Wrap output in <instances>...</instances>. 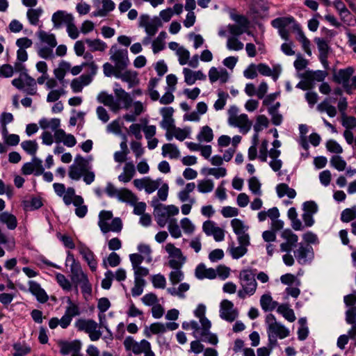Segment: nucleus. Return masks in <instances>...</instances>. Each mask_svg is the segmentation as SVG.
<instances>
[{"instance_id": "31", "label": "nucleus", "mask_w": 356, "mask_h": 356, "mask_svg": "<svg viewBox=\"0 0 356 356\" xmlns=\"http://www.w3.org/2000/svg\"><path fill=\"white\" fill-rule=\"evenodd\" d=\"M0 223L5 225L10 230H14L18 224L16 216L8 211L0 213Z\"/></svg>"}, {"instance_id": "12", "label": "nucleus", "mask_w": 356, "mask_h": 356, "mask_svg": "<svg viewBox=\"0 0 356 356\" xmlns=\"http://www.w3.org/2000/svg\"><path fill=\"white\" fill-rule=\"evenodd\" d=\"M293 254L300 264L305 265L313 258V248L309 245L300 243L298 248L293 251Z\"/></svg>"}, {"instance_id": "47", "label": "nucleus", "mask_w": 356, "mask_h": 356, "mask_svg": "<svg viewBox=\"0 0 356 356\" xmlns=\"http://www.w3.org/2000/svg\"><path fill=\"white\" fill-rule=\"evenodd\" d=\"M277 311L289 322H293L296 320V316L293 310L289 308L286 305H281L278 306Z\"/></svg>"}, {"instance_id": "58", "label": "nucleus", "mask_w": 356, "mask_h": 356, "mask_svg": "<svg viewBox=\"0 0 356 356\" xmlns=\"http://www.w3.org/2000/svg\"><path fill=\"white\" fill-rule=\"evenodd\" d=\"M151 281L153 286L156 289H165L166 286L165 277L161 273L152 275Z\"/></svg>"}, {"instance_id": "39", "label": "nucleus", "mask_w": 356, "mask_h": 356, "mask_svg": "<svg viewBox=\"0 0 356 356\" xmlns=\"http://www.w3.org/2000/svg\"><path fill=\"white\" fill-rule=\"evenodd\" d=\"M42 13L43 10L41 8L29 9L26 13V16L29 23L31 25L37 26Z\"/></svg>"}, {"instance_id": "52", "label": "nucleus", "mask_w": 356, "mask_h": 356, "mask_svg": "<svg viewBox=\"0 0 356 356\" xmlns=\"http://www.w3.org/2000/svg\"><path fill=\"white\" fill-rule=\"evenodd\" d=\"M121 259L120 256L113 252H111L106 259L103 260V266L105 268H107L108 266L111 267H116L120 264Z\"/></svg>"}, {"instance_id": "15", "label": "nucleus", "mask_w": 356, "mask_h": 356, "mask_svg": "<svg viewBox=\"0 0 356 356\" xmlns=\"http://www.w3.org/2000/svg\"><path fill=\"white\" fill-rule=\"evenodd\" d=\"M314 41L317 45V48L319 51V60L323 65L325 70H327L329 68L327 57L329 52L330 51V47L328 44V42L325 39L320 38H316L314 39Z\"/></svg>"}, {"instance_id": "27", "label": "nucleus", "mask_w": 356, "mask_h": 356, "mask_svg": "<svg viewBox=\"0 0 356 356\" xmlns=\"http://www.w3.org/2000/svg\"><path fill=\"white\" fill-rule=\"evenodd\" d=\"M60 352L62 355H65L69 353L74 354L76 352H79L81 349V343L75 340L71 342L60 341L59 343Z\"/></svg>"}, {"instance_id": "8", "label": "nucleus", "mask_w": 356, "mask_h": 356, "mask_svg": "<svg viewBox=\"0 0 356 356\" xmlns=\"http://www.w3.org/2000/svg\"><path fill=\"white\" fill-rule=\"evenodd\" d=\"M165 250L170 257L169 266L172 268H181L186 261V257L183 256L181 250L170 243L166 244Z\"/></svg>"}, {"instance_id": "22", "label": "nucleus", "mask_w": 356, "mask_h": 356, "mask_svg": "<svg viewBox=\"0 0 356 356\" xmlns=\"http://www.w3.org/2000/svg\"><path fill=\"white\" fill-rule=\"evenodd\" d=\"M115 78L120 79L124 82H127L129 88L134 87L138 83L137 73L134 71L119 70L115 74Z\"/></svg>"}, {"instance_id": "51", "label": "nucleus", "mask_w": 356, "mask_h": 356, "mask_svg": "<svg viewBox=\"0 0 356 356\" xmlns=\"http://www.w3.org/2000/svg\"><path fill=\"white\" fill-rule=\"evenodd\" d=\"M355 218L356 206L346 209L341 213V220L343 222H349Z\"/></svg>"}, {"instance_id": "56", "label": "nucleus", "mask_w": 356, "mask_h": 356, "mask_svg": "<svg viewBox=\"0 0 356 356\" xmlns=\"http://www.w3.org/2000/svg\"><path fill=\"white\" fill-rule=\"evenodd\" d=\"M330 164L338 171H343L347 165L346 161L340 156H333L330 159Z\"/></svg>"}, {"instance_id": "55", "label": "nucleus", "mask_w": 356, "mask_h": 356, "mask_svg": "<svg viewBox=\"0 0 356 356\" xmlns=\"http://www.w3.org/2000/svg\"><path fill=\"white\" fill-rule=\"evenodd\" d=\"M56 280L59 286L65 291H70L72 290V284L66 278V277L60 273L56 274Z\"/></svg>"}, {"instance_id": "23", "label": "nucleus", "mask_w": 356, "mask_h": 356, "mask_svg": "<svg viewBox=\"0 0 356 356\" xmlns=\"http://www.w3.org/2000/svg\"><path fill=\"white\" fill-rule=\"evenodd\" d=\"M113 91L117 99L122 102L124 108H129L132 103L131 95L122 89L118 83H114Z\"/></svg>"}, {"instance_id": "41", "label": "nucleus", "mask_w": 356, "mask_h": 356, "mask_svg": "<svg viewBox=\"0 0 356 356\" xmlns=\"http://www.w3.org/2000/svg\"><path fill=\"white\" fill-rule=\"evenodd\" d=\"M117 198L122 202H127L131 204L135 203L137 198L136 195L129 190L127 188H120L117 196Z\"/></svg>"}, {"instance_id": "24", "label": "nucleus", "mask_w": 356, "mask_h": 356, "mask_svg": "<svg viewBox=\"0 0 356 356\" xmlns=\"http://www.w3.org/2000/svg\"><path fill=\"white\" fill-rule=\"evenodd\" d=\"M183 74L184 81L188 86L194 84L197 80H205L207 78L201 70L193 71L187 67L183 69Z\"/></svg>"}, {"instance_id": "18", "label": "nucleus", "mask_w": 356, "mask_h": 356, "mask_svg": "<svg viewBox=\"0 0 356 356\" xmlns=\"http://www.w3.org/2000/svg\"><path fill=\"white\" fill-rule=\"evenodd\" d=\"M77 249L79 254L82 255L84 260L87 262L91 270L95 271L97 269V262L92 250L82 243H80L78 245Z\"/></svg>"}, {"instance_id": "36", "label": "nucleus", "mask_w": 356, "mask_h": 356, "mask_svg": "<svg viewBox=\"0 0 356 356\" xmlns=\"http://www.w3.org/2000/svg\"><path fill=\"white\" fill-rule=\"evenodd\" d=\"M260 305L265 312L272 311L277 306V302L274 301L269 294H264L260 298Z\"/></svg>"}, {"instance_id": "4", "label": "nucleus", "mask_w": 356, "mask_h": 356, "mask_svg": "<svg viewBox=\"0 0 356 356\" xmlns=\"http://www.w3.org/2000/svg\"><path fill=\"white\" fill-rule=\"evenodd\" d=\"M265 323L267 325L266 332L269 343L271 346L277 344V339H282L289 335V330L282 323L277 322L273 314H268L266 315Z\"/></svg>"}, {"instance_id": "10", "label": "nucleus", "mask_w": 356, "mask_h": 356, "mask_svg": "<svg viewBox=\"0 0 356 356\" xmlns=\"http://www.w3.org/2000/svg\"><path fill=\"white\" fill-rule=\"evenodd\" d=\"M162 26V22L158 17L150 19L149 15H142L139 18V26L144 28L147 35H154Z\"/></svg>"}, {"instance_id": "64", "label": "nucleus", "mask_w": 356, "mask_h": 356, "mask_svg": "<svg viewBox=\"0 0 356 356\" xmlns=\"http://www.w3.org/2000/svg\"><path fill=\"white\" fill-rule=\"evenodd\" d=\"M248 186L252 193L257 195H261V184L256 177H252L249 179Z\"/></svg>"}, {"instance_id": "28", "label": "nucleus", "mask_w": 356, "mask_h": 356, "mask_svg": "<svg viewBox=\"0 0 356 356\" xmlns=\"http://www.w3.org/2000/svg\"><path fill=\"white\" fill-rule=\"evenodd\" d=\"M97 101L108 106L113 111H116L120 108L118 102L114 99L112 95H109L106 92H101L98 95Z\"/></svg>"}, {"instance_id": "6", "label": "nucleus", "mask_w": 356, "mask_h": 356, "mask_svg": "<svg viewBox=\"0 0 356 356\" xmlns=\"http://www.w3.org/2000/svg\"><path fill=\"white\" fill-rule=\"evenodd\" d=\"M75 327L79 331L88 334L91 341H95L102 337V332L98 329V323L92 319L79 318L75 322Z\"/></svg>"}, {"instance_id": "9", "label": "nucleus", "mask_w": 356, "mask_h": 356, "mask_svg": "<svg viewBox=\"0 0 356 356\" xmlns=\"http://www.w3.org/2000/svg\"><path fill=\"white\" fill-rule=\"evenodd\" d=\"M294 22L295 19L292 16L281 17L273 19L271 22V25L275 29H278L279 34L282 39L288 40L289 31L286 28L290 25H291L292 27Z\"/></svg>"}, {"instance_id": "60", "label": "nucleus", "mask_w": 356, "mask_h": 356, "mask_svg": "<svg viewBox=\"0 0 356 356\" xmlns=\"http://www.w3.org/2000/svg\"><path fill=\"white\" fill-rule=\"evenodd\" d=\"M176 54L178 56L179 63L181 65L187 64L188 59L190 58V52L188 49L181 47L177 49Z\"/></svg>"}, {"instance_id": "45", "label": "nucleus", "mask_w": 356, "mask_h": 356, "mask_svg": "<svg viewBox=\"0 0 356 356\" xmlns=\"http://www.w3.org/2000/svg\"><path fill=\"white\" fill-rule=\"evenodd\" d=\"M197 138L200 142H211L213 138V134L211 128L209 126H204L198 134Z\"/></svg>"}, {"instance_id": "32", "label": "nucleus", "mask_w": 356, "mask_h": 356, "mask_svg": "<svg viewBox=\"0 0 356 356\" xmlns=\"http://www.w3.org/2000/svg\"><path fill=\"white\" fill-rule=\"evenodd\" d=\"M195 274L196 277L200 280L213 279L216 277V270L212 268H207L203 264H200L196 267Z\"/></svg>"}, {"instance_id": "61", "label": "nucleus", "mask_w": 356, "mask_h": 356, "mask_svg": "<svg viewBox=\"0 0 356 356\" xmlns=\"http://www.w3.org/2000/svg\"><path fill=\"white\" fill-rule=\"evenodd\" d=\"M269 124L268 119L264 115H260L257 118L256 122L254 125L255 132H259L264 128L268 127Z\"/></svg>"}, {"instance_id": "13", "label": "nucleus", "mask_w": 356, "mask_h": 356, "mask_svg": "<svg viewBox=\"0 0 356 356\" xmlns=\"http://www.w3.org/2000/svg\"><path fill=\"white\" fill-rule=\"evenodd\" d=\"M238 312L234 307V304L228 300H223L220 305V316L228 322H233L238 317Z\"/></svg>"}, {"instance_id": "3", "label": "nucleus", "mask_w": 356, "mask_h": 356, "mask_svg": "<svg viewBox=\"0 0 356 356\" xmlns=\"http://www.w3.org/2000/svg\"><path fill=\"white\" fill-rule=\"evenodd\" d=\"M238 280L241 289L238 291V297L241 299H245L248 296H253L257 288L254 270L251 269L241 270Z\"/></svg>"}, {"instance_id": "43", "label": "nucleus", "mask_w": 356, "mask_h": 356, "mask_svg": "<svg viewBox=\"0 0 356 356\" xmlns=\"http://www.w3.org/2000/svg\"><path fill=\"white\" fill-rule=\"evenodd\" d=\"M165 332V325L161 323H154L149 325V327H146L145 329V334L147 337H150L152 334H160Z\"/></svg>"}, {"instance_id": "46", "label": "nucleus", "mask_w": 356, "mask_h": 356, "mask_svg": "<svg viewBox=\"0 0 356 356\" xmlns=\"http://www.w3.org/2000/svg\"><path fill=\"white\" fill-rule=\"evenodd\" d=\"M115 3L112 0H102V8L94 13L95 16L104 17L115 8Z\"/></svg>"}, {"instance_id": "44", "label": "nucleus", "mask_w": 356, "mask_h": 356, "mask_svg": "<svg viewBox=\"0 0 356 356\" xmlns=\"http://www.w3.org/2000/svg\"><path fill=\"white\" fill-rule=\"evenodd\" d=\"M21 147L28 154L34 156L38 149V145L35 140H24L21 143Z\"/></svg>"}, {"instance_id": "34", "label": "nucleus", "mask_w": 356, "mask_h": 356, "mask_svg": "<svg viewBox=\"0 0 356 356\" xmlns=\"http://www.w3.org/2000/svg\"><path fill=\"white\" fill-rule=\"evenodd\" d=\"M276 192L280 198L287 196L290 199H293L296 196V191L293 188H290L286 184L284 183L277 185Z\"/></svg>"}, {"instance_id": "19", "label": "nucleus", "mask_w": 356, "mask_h": 356, "mask_svg": "<svg viewBox=\"0 0 356 356\" xmlns=\"http://www.w3.org/2000/svg\"><path fill=\"white\" fill-rule=\"evenodd\" d=\"M51 21L54 24V27L59 29L62 26H67L72 21H74V17L72 14H69L64 10H58L53 14Z\"/></svg>"}, {"instance_id": "40", "label": "nucleus", "mask_w": 356, "mask_h": 356, "mask_svg": "<svg viewBox=\"0 0 356 356\" xmlns=\"http://www.w3.org/2000/svg\"><path fill=\"white\" fill-rule=\"evenodd\" d=\"M85 42L92 51H104L107 48L106 43L99 39H86Z\"/></svg>"}, {"instance_id": "63", "label": "nucleus", "mask_w": 356, "mask_h": 356, "mask_svg": "<svg viewBox=\"0 0 356 356\" xmlns=\"http://www.w3.org/2000/svg\"><path fill=\"white\" fill-rule=\"evenodd\" d=\"M247 247L242 245L239 246L232 245L229 248V252L234 259H238L245 255L247 252Z\"/></svg>"}, {"instance_id": "1", "label": "nucleus", "mask_w": 356, "mask_h": 356, "mask_svg": "<svg viewBox=\"0 0 356 356\" xmlns=\"http://www.w3.org/2000/svg\"><path fill=\"white\" fill-rule=\"evenodd\" d=\"M40 44H37L38 55L44 59H53L54 58V49L57 46V41L54 34L40 30L37 32Z\"/></svg>"}, {"instance_id": "53", "label": "nucleus", "mask_w": 356, "mask_h": 356, "mask_svg": "<svg viewBox=\"0 0 356 356\" xmlns=\"http://www.w3.org/2000/svg\"><path fill=\"white\" fill-rule=\"evenodd\" d=\"M227 48L229 50L240 51L243 49V43L236 37H229L227 40Z\"/></svg>"}, {"instance_id": "2", "label": "nucleus", "mask_w": 356, "mask_h": 356, "mask_svg": "<svg viewBox=\"0 0 356 356\" xmlns=\"http://www.w3.org/2000/svg\"><path fill=\"white\" fill-rule=\"evenodd\" d=\"M281 238L284 240L280 245V251L285 252L282 257L283 262L288 266H291L295 263L293 256L291 252L293 248L296 247L298 236L294 234L290 229H285L281 232Z\"/></svg>"}, {"instance_id": "5", "label": "nucleus", "mask_w": 356, "mask_h": 356, "mask_svg": "<svg viewBox=\"0 0 356 356\" xmlns=\"http://www.w3.org/2000/svg\"><path fill=\"white\" fill-rule=\"evenodd\" d=\"M151 205L154 207V216L158 225L160 227H164L179 212V208L173 204L163 205L159 202L157 198L152 200Z\"/></svg>"}, {"instance_id": "49", "label": "nucleus", "mask_w": 356, "mask_h": 356, "mask_svg": "<svg viewBox=\"0 0 356 356\" xmlns=\"http://www.w3.org/2000/svg\"><path fill=\"white\" fill-rule=\"evenodd\" d=\"M113 218V213L110 211H102L99 213V221H98V225L102 232V225H106V227H108L109 226V221L112 220Z\"/></svg>"}, {"instance_id": "29", "label": "nucleus", "mask_w": 356, "mask_h": 356, "mask_svg": "<svg viewBox=\"0 0 356 356\" xmlns=\"http://www.w3.org/2000/svg\"><path fill=\"white\" fill-rule=\"evenodd\" d=\"M343 301L347 307H350L346 312V319L349 318L352 320H356V296L353 294L345 296Z\"/></svg>"}, {"instance_id": "42", "label": "nucleus", "mask_w": 356, "mask_h": 356, "mask_svg": "<svg viewBox=\"0 0 356 356\" xmlns=\"http://www.w3.org/2000/svg\"><path fill=\"white\" fill-rule=\"evenodd\" d=\"M102 233L104 234L109 232H120L122 229V222L120 218H112L108 227H106L104 225H102Z\"/></svg>"}, {"instance_id": "35", "label": "nucleus", "mask_w": 356, "mask_h": 356, "mask_svg": "<svg viewBox=\"0 0 356 356\" xmlns=\"http://www.w3.org/2000/svg\"><path fill=\"white\" fill-rule=\"evenodd\" d=\"M257 70L262 75L267 76H272L274 81H276L279 76L281 69L279 67L278 70L274 68V72H273L269 66L264 63H259L256 66Z\"/></svg>"}, {"instance_id": "59", "label": "nucleus", "mask_w": 356, "mask_h": 356, "mask_svg": "<svg viewBox=\"0 0 356 356\" xmlns=\"http://www.w3.org/2000/svg\"><path fill=\"white\" fill-rule=\"evenodd\" d=\"M198 338H200L201 341L209 343L212 345H216L218 342L217 336L211 333L210 330L207 332H200Z\"/></svg>"}, {"instance_id": "48", "label": "nucleus", "mask_w": 356, "mask_h": 356, "mask_svg": "<svg viewBox=\"0 0 356 356\" xmlns=\"http://www.w3.org/2000/svg\"><path fill=\"white\" fill-rule=\"evenodd\" d=\"M197 191L202 193H210L214 188L213 181L211 179H203L198 181Z\"/></svg>"}, {"instance_id": "21", "label": "nucleus", "mask_w": 356, "mask_h": 356, "mask_svg": "<svg viewBox=\"0 0 356 356\" xmlns=\"http://www.w3.org/2000/svg\"><path fill=\"white\" fill-rule=\"evenodd\" d=\"M292 29L297 33L296 39L302 44V49L305 53L309 56H312L310 41L305 35L300 24L295 21Z\"/></svg>"}, {"instance_id": "11", "label": "nucleus", "mask_w": 356, "mask_h": 356, "mask_svg": "<svg viewBox=\"0 0 356 356\" xmlns=\"http://www.w3.org/2000/svg\"><path fill=\"white\" fill-rule=\"evenodd\" d=\"M53 188L56 194L62 197L64 204L70 206L73 202V197L76 195L75 189L73 187L65 188L63 184L54 183Z\"/></svg>"}, {"instance_id": "20", "label": "nucleus", "mask_w": 356, "mask_h": 356, "mask_svg": "<svg viewBox=\"0 0 356 356\" xmlns=\"http://www.w3.org/2000/svg\"><path fill=\"white\" fill-rule=\"evenodd\" d=\"M29 291L34 296L37 300L40 303L46 302L48 299V295L45 291L41 287L40 284L35 281L30 280L28 282Z\"/></svg>"}, {"instance_id": "17", "label": "nucleus", "mask_w": 356, "mask_h": 356, "mask_svg": "<svg viewBox=\"0 0 356 356\" xmlns=\"http://www.w3.org/2000/svg\"><path fill=\"white\" fill-rule=\"evenodd\" d=\"M229 124L232 126L238 127L243 134L248 133L252 127V122L249 120L246 114H241L237 117L228 119Z\"/></svg>"}, {"instance_id": "54", "label": "nucleus", "mask_w": 356, "mask_h": 356, "mask_svg": "<svg viewBox=\"0 0 356 356\" xmlns=\"http://www.w3.org/2000/svg\"><path fill=\"white\" fill-rule=\"evenodd\" d=\"M231 225L236 235H240L246 232L248 229V227L243 224V221L238 218H234L232 220Z\"/></svg>"}, {"instance_id": "50", "label": "nucleus", "mask_w": 356, "mask_h": 356, "mask_svg": "<svg viewBox=\"0 0 356 356\" xmlns=\"http://www.w3.org/2000/svg\"><path fill=\"white\" fill-rule=\"evenodd\" d=\"M168 229L172 237L179 238L181 236V231L177 219H172L168 223Z\"/></svg>"}, {"instance_id": "14", "label": "nucleus", "mask_w": 356, "mask_h": 356, "mask_svg": "<svg viewBox=\"0 0 356 356\" xmlns=\"http://www.w3.org/2000/svg\"><path fill=\"white\" fill-rule=\"evenodd\" d=\"M202 230L207 236H212L216 241L224 240L225 233L223 229L218 227L214 221L208 220L204 222Z\"/></svg>"}, {"instance_id": "38", "label": "nucleus", "mask_w": 356, "mask_h": 356, "mask_svg": "<svg viewBox=\"0 0 356 356\" xmlns=\"http://www.w3.org/2000/svg\"><path fill=\"white\" fill-rule=\"evenodd\" d=\"M167 38V33L161 31L157 38L152 42V50L154 54H157L165 48V40Z\"/></svg>"}, {"instance_id": "25", "label": "nucleus", "mask_w": 356, "mask_h": 356, "mask_svg": "<svg viewBox=\"0 0 356 356\" xmlns=\"http://www.w3.org/2000/svg\"><path fill=\"white\" fill-rule=\"evenodd\" d=\"M354 72L353 67H347L341 69L333 74L334 81L339 84H342L343 87L348 86V81Z\"/></svg>"}, {"instance_id": "26", "label": "nucleus", "mask_w": 356, "mask_h": 356, "mask_svg": "<svg viewBox=\"0 0 356 356\" xmlns=\"http://www.w3.org/2000/svg\"><path fill=\"white\" fill-rule=\"evenodd\" d=\"M12 84L17 89L24 88L25 86H36V81L30 76L26 72L21 73L20 76L17 79H14L12 81Z\"/></svg>"}, {"instance_id": "30", "label": "nucleus", "mask_w": 356, "mask_h": 356, "mask_svg": "<svg viewBox=\"0 0 356 356\" xmlns=\"http://www.w3.org/2000/svg\"><path fill=\"white\" fill-rule=\"evenodd\" d=\"M136 175V168L132 161L126 162L123 167V172L118 176V180L123 183H127Z\"/></svg>"}, {"instance_id": "62", "label": "nucleus", "mask_w": 356, "mask_h": 356, "mask_svg": "<svg viewBox=\"0 0 356 356\" xmlns=\"http://www.w3.org/2000/svg\"><path fill=\"white\" fill-rule=\"evenodd\" d=\"M173 270L169 274V279L172 285H175L184 279V273L181 268H172Z\"/></svg>"}, {"instance_id": "16", "label": "nucleus", "mask_w": 356, "mask_h": 356, "mask_svg": "<svg viewBox=\"0 0 356 356\" xmlns=\"http://www.w3.org/2000/svg\"><path fill=\"white\" fill-rule=\"evenodd\" d=\"M70 271L72 273L71 280L72 282L75 284V290L77 292L78 283L87 278L88 276L86 274L83 273L79 262L75 260L74 256H72V264L70 266Z\"/></svg>"}, {"instance_id": "57", "label": "nucleus", "mask_w": 356, "mask_h": 356, "mask_svg": "<svg viewBox=\"0 0 356 356\" xmlns=\"http://www.w3.org/2000/svg\"><path fill=\"white\" fill-rule=\"evenodd\" d=\"M218 99L215 102L213 108L216 111L222 110L226 104L227 98L229 97L228 93L219 91L218 93Z\"/></svg>"}, {"instance_id": "7", "label": "nucleus", "mask_w": 356, "mask_h": 356, "mask_svg": "<svg viewBox=\"0 0 356 356\" xmlns=\"http://www.w3.org/2000/svg\"><path fill=\"white\" fill-rule=\"evenodd\" d=\"M110 60L116 65L117 70H126L129 63L128 51L113 45L109 51Z\"/></svg>"}, {"instance_id": "33", "label": "nucleus", "mask_w": 356, "mask_h": 356, "mask_svg": "<svg viewBox=\"0 0 356 356\" xmlns=\"http://www.w3.org/2000/svg\"><path fill=\"white\" fill-rule=\"evenodd\" d=\"M75 209V214L80 218H84L88 213V207L84 204L83 198L81 195H76L73 197L72 203Z\"/></svg>"}, {"instance_id": "37", "label": "nucleus", "mask_w": 356, "mask_h": 356, "mask_svg": "<svg viewBox=\"0 0 356 356\" xmlns=\"http://www.w3.org/2000/svg\"><path fill=\"white\" fill-rule=\"evenodd\" d=\"M162 155L163 156L168 155L170 159H177L180 156V152L175 144L167 143L162 147Z\"/></svg>"}]
</instances>
